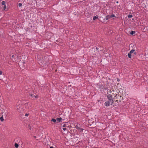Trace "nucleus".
Instances as JSON below:
<instances>
[{
  "instance_id": "obj_1",
  "label": "nucleus",
  "mask_w": 148,
  "mask_h": 148,
  "mask_svg": "<svg viewBox=\"0 0 148 148\" xmlns=\"http://www.w3.org/2000/svg\"><path fill=\"white\" fill-rule=\"evenodd\" d=\"M114 99H116L118 100L119 102L121 103L122 100L123 99V98L121 95H119V93L116 94L114 96Z\"/></svg>"
},
{
  "instance_id": "obj_2",
  "label": "nucleus",
  "mask_w": 148,
  "mask_h": 148,
  "mask_svg": "<svg viewBox=\"0 0 148 148\" xmlns=\"http://www.w3.org/2000/svg\"><path fill=\"white\" fill-rule=\"evenodd\" d=\"M105 84H102L101 83H99L98 84L97 86L98 88H99L100 90V91H102V90H103V89H106L107 88H105Z\"/></svg>"
},
{
  "instance_id": "obj_3",
  "label": "nucleus",
  "mask_w": 148,
  "mask_h": 148,
  "mask_svg": "<svg viewBox=\"0 0 148 148\" xmlns=\"http://www.w3.org/2000/svg\"><path fill=\"white\" fill-rule=\"evenodd\" d=\"M107 97L108 100V101H109L111 102L110 105H112L114 103V101L112 98V96L110 94H108L107 95Z\"/></svg>"
},
{
  "instance_id": "obj_4",
  "label": "nucleus",
  "mask_w": 148,
  "mask_h": 148,
  "mask_svg": "<svg viewBox=\"0 0 148 148\" xmlns=\"http://www.w3.org/2000/svg\"><path fill=\"white\" fill-rule=\"evenodd\" d=\"M76 127V129L80 132H82L83 131V129L77 126Z\"/></svg>"
},
{
  "instance_id": "obj_5",
  "label": "nucleus",
  "mask_w": 148,
  "mask_h": 148,
  "mask_svg": "<svg viewBox=\"0 0 148 148\" xmlns=\"http://www.w3.org/2000/svg\"><path fill=\"white\" fill-rule=\"evenodd\" d=\"M110 102V101H108L105 102V106L106 107L109 106Z\"/></svg>"
},
{
  "instance_id": "obj_6",
  "label": "nucleus",
  "mask_w": 148,
  "mask_h": 148,
  "mask_svg": "<svg viewBox=\"0 0 148 148\" xmlns=\"http://www.w3.org/2000/svg\"><path fill=\"white\" fill-rule=\"evenodd\" d=\"M28 96H30L32 99H34V94L32 93H29Z\"/></svg>"
},
{
  "instance_id": "obj_7",
  "label": "nucleus",
  "mask_w": 148,
  "mask_h": 148,
  "mask_svg": "<svg viewBox=\"0 0 148 148\" xmlns=\"http://www.w3.org/2000/svg\"><path fill=\"white\" fill-rule=\"evenodd\" d=\"M111 18L110 17V15H108L106 16L105 18H106V20H108L110 19Z\"/></svg>"
},
{
  "instance_id": "obj_8",
  "label": "nucleus",
  "mask_w": 148,
  "mask_h": 148,
  "mask_svg": "<svg viewBox=\"0 0 148 148\" xmlns=\"http://www.w3.org/2000/svg\"><path fill=\"white\" fill-rule=\"evenodd\" d=\"M98 16L97 15H96V16H94L93 17V20H95L96 19L98 18Z\"/></svg>"
},
{
  "instance_id": "obj_9",
  "label": "nucleus",
  "mask_w": 148,
  "mask_h": 148,
  "mask_svg": "<svg viewBox=\"0 0 148 148\" xmlns=\"http://www.w3.org/2000/svg\"><path fill=\"white\" fill-rule=\"evenodd\" d=\"M127 56L129 58H131L132 56V54L129 52V53L128 54Z\"/></svg>"
},
{
  "instance_id": "obj_10",
  "label": "nucleus",
  "mask_w": 148,
  "mask_h": 148,
  "mask_svg": "<svg viewBox=\"0 0 148 148\" xmlns=\"http://www.w3.org/2000/svg\"><path fill=\"white\" fill-rule=\"evenodd\" d=\"M62 119L61 117H60L59 118H57L56 119V120L58 121L59 122H60L61 121V120H62Z\"/></svg>"
},
{
  "instance_id": "obj_11",
  "label": "nucleus",
  "mask_w": 148,
  "mask_h": 148,
  "mask_svg": "<svg viewBox=\"0 0 148 148\" xmlns=\"http://www.w3.org/2000/svg\"><path fill=\"white\" fill-rule=\"evenodd\" d=\"M135 33V32L134 31H131L130 33V34L131 35H133Z\"/></svg>"
},
{
  "instance_id": "obj_12",
  "label": "nucleus",
  "mask_w": 148,
  "mask_h": 148,
  "mask_svg": "<svg viewBox=\"0 0 148 148\" xmlns=\"http://www.w3.org/2000/svg\"><path fill=\"white\" fill-rule=\"evenodd\" d=\"M14 146L16 148L18 147V143H15V144H14Z\"/></svg>"
},
{
  "instance_id": "obj_13",
  "label": "nucleus",
  "mask_w": 148,
  "mask_h": 148,
  "mask_svg": "<svg viewBox=\"0 0 148 148\" xmlns=\"http://www.w3.org/2000/svg\"><path fill=\"white\" fill-rule=\"evenodd\" d=\"M135 51V50H134V49H132L130 51V52L131 53V54H132V53H133Z\"/></svg>"
},
{
  "instance_id": "obj_14",
  "label": "nucleus",
  "mask_w": 148,
  "mask_h": 148,
  "mask_svg": "<svg viewBox=\"0 0 148 148\" xmlns=\"http://www.w3.org/2000/svg\"><path fill=\"white\" fill-rule=\"evenodd\" d=\"M51 121H53L54 123H55L56 121V120L54 119H52L51 120Z\"/></svg>"
},
{
  "instance_id": "obj_15",
  "label": "nucleus",
  "mask_w": 148,
  "mask_h": 148,
  "mask_svg": "<svg viewBox=\"0 0 148 148\" xmlns=\"http://www.w3.org/2000/svg\"><path fill=\"white\" fill-rule=\"evenodd\" d=\"M0 119L1 121H3L4 119L3 116L0 118Z\"/></svg>"
},
{
  "instance_id": "obj_16",
  "label": "nucleus",
  "mask_w": 148,
  "mask_h": 148,
  "mask_svg": "<svg viewBox=\"0 0 148 148\" xmlns=\"http://www.w3.org/2000/svg\"><path fill=\"white\" fill-rule=\"evenodd\" d=\"M133 16L132 14H129L128 15L127 17L129 18H131Z\"/></svg>"
},
{
  "instance_id": "obj_17",
  "label": "nucleus",
  "mask_w": 148,
  "mask_h": 148,
  "mask_svg": "<svg viewBox=\"0 0 148 148\" xmlns=\"http://www.w3.org/2000/svg\"><path fill=\"white\" fill-rule=\"evenodd\" d=\"M5 2L4 1H3L2 2L1 4L2 5H5Z\"/></svg>"
},
{
  "instance_id": "obj_18",
  "label": "nucleus",
  "mask_w": 148,
  "mask_h": 148,
  "mask_svg": "<svg viewBox=\"0 0 148 148\" xmlns=\"http://www.w3.org/2000/svg\"><path fill=\"white\" fill-rule=\"evenodd\" d=\"M110 16L111 18L112 17H115V15L113 14H111V15H110Z\"/></svg>"
},
{
  "instance_id": "obj_19",
  "label": "nucleus",
  "mask_w": 148,
  "mask_h": 148,
  "mask_svg": "<svg viewBox=\"0 0 148 148\" xmlns=\"http://www.w3.org/2000/svg\"><path fill=\"white\" fill-rule=\"evenodd\" d=\"M6 9V5H4L3 7V9L5 10Z\"/></svg>"
},
{
  "instance_id": "obj_20",
  "label": "nucleus",
  "mask_w": 148,
  "mask_h": 148,
  "mask_svg": "<svg viewBox=\"0 0 148 148\" xmlns=\"http://www.w3.org/2000/svg\"><path fill=\"white\" fill-rule=\"evenodd\" d=\"M118 100H117V99H116V100L115 101V103H116V102H117V104L118 105L119 104V103L118 102Z\"/></svg>"
},
{
  "instance_id": "obj_21",
  "label": "nucleus",
  "mask_w": 148,
  "mask_h": 148,
  "mask_svg": "<svg viewBox=\"0 0 148 148\" xmlns=\"http://www.w3.org/2000/svg\"><path fill=\"white\" fill-rule=\"evenodd\" d=\"M133 54H132V56H134V55H136L137 54V53L136 52H134L133 53Z\"/></svg>"
},
{
  "instance_id": "obj_22",
  "label": "nucleus",
  "mask_w": 148,
  "mask_h": 148,
  "mask_svg": "<svg viewBox=\"0 0 148 148\" xmlns=\"http://www.w3.org/2000/svg\"><path fill=\"white\" fill-rule=\"evenodd\" d=\"M16 139H17V140L16 141V142H18V140L20 141V139L19 138H17L16 139H15V140H16Z\"/></svg>"
},
{
  "instance_id": "obj_23",
  "label": "nucleus",
  "mask_w": 148,
  "mask_h": 148,
  "mask_svg": "<svg viewBox=\"0 0 148 148\" xmlns=\"http://www.w3.org/2000/svg\"><path fill=\"white\" fill-rule=\"evenodd\" d=\"M18 6L19 7H21L22 6V3H19L18 4Z\"/></svg>"
},
{
  "instance_id": "obj_24",
  "label": "nucleus",
  "mask_w": 148,
  "mask_h": 148,
  "mask_svg": "<svg viewBox=\"0 0 148 148\" xmlns=\"http://www.w3.org/2000/svg\"><path fill=\"white\" fill-rule=\"evenodd\" d=\"M62 129H63V130L64 131L66 130L67 129L65 127L63 128Z\"/></svg>"
},
{
  "instance_id": "obj_25",
  "label": "nucleus",
  "mask_w": 148,
  "mask_h": 148,
  "mask_svg": "<svg viewBox=\"0 0 148 148\" xmlns=\"http://www.w3.org/2000/svg\"><path fill=\"white\" fill-rule=\"evenodd\" d=\"M38 96L37 95H36V96H34V97L36 98H38Z\"/></svg>"
},
{
  "instance_id": "obj_26",
  "label": "nucleus",
  "mask_w": 148,
  "mask_h": 148,
  "mask_svg": "<svg viewBox=\"0 0 148 148\" xmlns=\"http://www.w3.org/2000/svg\"><path fill=\"white\" fill-rule=\"evenodd\" d=\"M66 127V125L65 124H64L63 125H62V127Z\"/></svg>"
},
{
  "instance_id": "obj_27",
  "label": "nucleus",
  "mask_w": 148,
  "mask_h": 148,
  "mask_svg": "<svg viewBox=\"0 0 148 148\" xmlns=\"http://www.w3.org/2000/svg\"><path fill=\"white\" fill-rule=\"evenodd\" d=\"M29 115V114H25V116H28Z\"/></svg>"
},
{
  "instance_id": "obj_28",
  "label": "nucleus",
  "mask_w": 148,
  "mask_h": 148,
  "mask_svg": "<svg viewBox=\"0 0 148 148\" xmlns=\"http://www.w3.org/2000/svg\"><path fill=\"white\" fill-rule=\"evenodd\" d=\"M2 74V71H0V75H1Z\"/></svg>"
},
{
  "instance_id": "obj_29",
  "label": "nucleus",
  "mask_w": 148,
  "mask_h": 148,
  "mask_svg": "<svg viewBox=\"0 0 148 148\" xmlns=\"http://www.w3.org/2000/svg\"><path fill=\"white\" fill-rule=\"evenodd\" d=\"M98 49H99V48H98V47H97L96 48V49L97 50H98Z\"/></svg>"
},
{
  "instance_id": "obj_30",
  "label": "nucleus",
  "mask_w": 148,
  "mask_h": 148,
  "mask_svg": "<svg viewBox=\"0 0 148 148\" xmlns=\"http://www.w3.org/2000/svg\"><path fill=\"white\" fill-rule=\"evenodd\" d=\"M50 148H54L53 146H51L50 147Z\"/></svg>"
},
{
  "instance_id": "obj_31",
  "label": "nucleus",
  "mask_w": 148,
  "mask_h": 148,
  "mask_svg": "<svg viewBox=\"0 0 148 148\" xmlns=\"http://www.w3.org/2000/svg\"><path fill=\"white\" fill-rule=\"evenodd\" d=\"M117 81L118 82L119 81V79H117Z\"/></svg>"
},
{
  "instance_id": "obj_32",
  "label": "nucleus",
  "mask_w": 148,
  "mask_h": 148,
  "mask_svg": "<svg viewBox=\"0 0 148 148\" xmlns=\"http://www.w3.org/2000/svg\"><path fill=\"white\" fill-rule=\"evenodd\" d=\"M116 3H119V1H116Z\"/></svg>"
},
{
  "instance_id": "obj_33",
  "label": "nucleus",
  "mask_w": 148,
  "mask_h": 148,
  "mask_svg": "<svg viewBox=\"0 0 148 148\" xmlns=\"http://www.w3.org/2000/svg\"><path fill=\"white\" fill-rule=\"evenodd\" d=\"M14 57V55H13L12 56V58H13V57Z\"/></svg>"
}]
</instances>
